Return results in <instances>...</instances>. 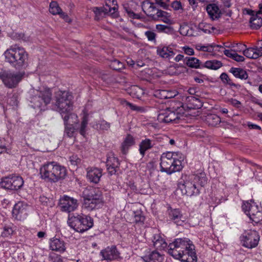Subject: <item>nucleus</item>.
Segmentation results:
<instances>
[{
  "mask_svg": "<svg viewBox=\"0 0 262 262\" xmlns=\"http://www.w3.org/2000/svg\"><path fill=\"white\" fill-rule=\"evenodd\" d=\"M168 253L176 259L184 262H196L194 246L187 238H177L170 243L167 248Z\"/></svg>",
  "mask_w": 262,
  "mask_h": 262,
  "instance_id": "1",
  "label": "nucleus"
},
{
  "mask_svg": "<svg viewBox=\"0 0 262 262\" xmlns=\"http://www.w3.org/2000/svg\"><path fill=\"white\" fill-rule=\"evenodd\" d=\"M207 178L204 172L197 174H183L179 186L183 194L188 196L195 195L200 193V188L207 184Z\"/></svg>",
  "mask_w": 262,
  "mask_h": 262,
  "instance_id": "2",
  "label": "nucleus"
},
{
  "mask_svg": "<svg viewBox=\"0 0 262 262\" xmlns=\"http://www.w3.org/2000/svg\"><path fill=\"white\" fill-rule=\"evenodd\" d=\"M4 55L6 61L16 69H20L25 66L28 57L25 49L16 45L10 46L5 51Z\"/></svg>",
  "mask_w": 262,
  "mask_h": 262,
  "instance_id": "3",
  "label": "nucleus"
},
{
  "mask_svg": "<svg viewBox=\"0 0 262 262\" xmlns=\"http://www.w3.org/2000/svg\"><path fill=\"white\" fill-rule=\"evenodd\" d=\"M40 173L43 179L56 182L65 178L67 169L56 162H52L45 164L40 168Z\"/></svg>",
  "mask_w": 262,
  "mask_h": 262,
  "instance_id": "4",
  "label": "nucleus"
},
{
  "mask_svg": "<svg viewBox=\"0 0 262 262\" xmlns=\"http://www.w3.org/2000/svg\"><path fill=\"white\" fill-rule=\"evenodd\" d=\"M160 168L162 172L168 174L182 170L183 166L181 160L178 159L175 152L163 153L160 158Z\"/></svg>",
  "mask_w": 262,
  "mask_h": 262,
  "instance_id": "5",
  "label": "nucleus"
},
{
  "mask_svg": "<svg viewBox=\"0 0 262 262\" xmlns=\"http://www.w3.org/2000/svg\"><path fill=\"white\" fill-rule=\"evenodd\" d=\"M101 191L97 188H90L83 193V207L89 211L99 208L102 206Z\"/></svg>",
  "mask_w": 262,
  "mask_h": 262,
  "instance_id": "6",
  "label": "nucleus"
},
{
  "mask_svg": "<svg viewBox=\"0 0 262 262\" xmlns=\"http://www.w3.org/2000/svg\"><path fill=\"white\" fill-rule=\"evenodd\" d=\"M68 223L69 226L79 232L87 231L93 226V220L88 215L83 214L69 217Z\"/></svg>",
  "mask_w": 262,
  "mask_h": 262,
  "instance_id": "7",
  "label": "nucleus"
},
{
  "mask_svg": "<svg viewBox=\"0 0 262 262\" xmlns=\"http://www.w3.org/2000/svg\"><path fill=\"white\" fill-rule=\"evenodd\" d=\"M51 99L52 92L50 89L46 88L42 90L36 91L34 95L31 98L30 102L33 108L45 110Z\"/></svg>",
  "mask_w": 262,
  "mask_h": 262,
  "instance_id": "8",
  "label": "nucleus"
},
{
  "mask_svg": "<svg viewBox=\"0 0 262 262\" xmlns=\"http://www.w3.org/2000/svg\"><path fill=\"white\" fill-rule=\"evenodd\" d=\"M24 76V73L20 72H14L4 70L0 71V79L5 85L10 89L16 87Z\"/></svg>",
  "mask_w": 262,
  "mask_h": 262,
  "instance_id": "9",
  "label": "nucleus"
},
{
  "mask_svg": "<svg viewBox=\"0 0 262 262\" xmlns=\"http://www.w3.org/2000/svg\"><path fill=\"white\" fill-rule=\"evenodd\" d=\"M72 96L66 91H58L55 93V104L59 113L72 111Z\"/></svg>",
  "mask_w": 262,
  "mask_h": 262,
  "instance_id": "10",
  "label": "nucleus"
},
{
  "mask_svg": "<svg viewBox=\"0 0 262 262\" xmlns=\"http://www.w3.org/2000/svg\"><path fill=\"white\" fill-rule=\"evenodd\" d=\"M242 208L252 221L255 223H260L262 222V210L259 209L255 203H244Z\"/></svg>",
  "mask_w": 262,
  "mask_h": 262,
  "instance_id": "11",
  "label": "nucleus"
},
{
  "mask_svg": "<svg viewBox=\"0 0 262 262\" xmlns=\"http://www.w3.org/2000/svg\"><path fill=\"white\" fill-rule=\"evenodd\" d=\"M260 236L255 230H249L245 232L241 236V241L242 245L247 248L252 249L258 244Z\"/></svg>",
  "mask_w": 262,
  "mask_h": 262,
  "instance_id": "12",
  "label": "nucleus"
},
{
  "mask_svg": "<svg viewBox=\"0 0 262 262\" xmlns=\"http://www.w3.org/2000/svg\"><path fill=\"white\" fill-rule=\"evenodd\" d=\"M2 186L10 190H18L24 184L23 178L18 176H10L2 179L1 182Z\"/></svg>",
  "mask_w": 262,
  "mask_h": 262,
  "instance_id": "13",
  "label": "nucleus"
},
{
  "mask_svg": "<svg viewBox=\"0 0 262 262\" xmlns=\"http://www.w3.org/2000/svg\"><path fill=\"white\" fill-rule=\"evenodd\" d=\"M59 207L62 211L70 212L77 208L78 201L73 198L64 195L59 200Z\"/></svg>",
  "mask_w": 262,
  "mask_h": 262,
  "instance_id": "14",
  "label": "nucleus"
},
{
  "mask_svg": "<svg viewBox=\"0 0 262 262\" xmlns=\"http://www.w3.org/2000/svg\"><path fill=\"white\" fill-rule=\"evenodd\" d=\"M181 115L169 108L162 111L158 116L157 119L160 122L170 123L177 122L180 119Z\"/></svg>",
  "mask_w": 262,
  "mask_h": 262,
  "instance_id": "15",
  "label": "nucleus"
},
{
  "mask_svg": "<svg viewBox=\"0 0 262 262\" xmlns=\"http://www.w3.org/2000/svg\"><path fill=\"white\" fill-rule=\"evenodd\" d=\"M100 254L102 257L103 259L107 261L122 259L120 256V253L115 246L107 247L106 248L101 251Z\"/></svg>",
  "mask_w": 262,
  "mask_h": 262,
  "instance_id": "16",
  "label": "nucleus"
},
{
  "mask_svg": "<svg viewBox=\"0 0 262 262\" xmlns=\"http://www.w3.org/2000/svg\"><path fill=\"white\" fill-rule=\"evenodd\" d=\"M27 204L19 202L16 203L12 210L13 217L17 220H24L28 215Z\"/></svg>",
  "mask_w": 262,
  "mask_h": 262,
  "instance_id": "17",
  "label": "nucleus"
},
{
  "mask_svg": "<svg viewBox=\"0 0 262 262\" xmlns=\"http://www.w3.org/2000/svg\"><path fill=\"white\" fill-rule=\"evenodd\" d=\"M107 170L110 175L115 174L119 169L120 163L113 155L108 156L106 162Z\"/></svg>",
  "mask_w": 262,
  "mask_h": 262,
  "instance_id": "18",
  "label": "nucleus"
},
{
  "mask_svg": "<svg viewBox=\"0 0 262 262\" xmlns=\"http://www.w3.org/2000/svg\"><path fill=\"white\" fill-rule=\"evenodd\" d=\"M102 169L98 168H90L87 169L86 177L91 182L95 184H97L102 177Z\"/></svg>",
  "mask_w": 262,
  "mask_h": 262,
  "instance_id": "19",
  "label": "nucleus"
},
{
  "mask_svg": "<svg viewBox=\"0 0 262 262\" xmlns=\"http://www.w3.org/2000/svg\"><path fill=\"white\" fill-rule=\"evenodd\" d=\"M71 111H63V112L60 113L64 121V125H77L79 122L77 115L72 113Z\"/></svg>",
  "mask_w": 262,
  "mask_h": 262,
  "instance_id": "20",
  "label": "nucleus"
},
{
  "mask_svg": "<svg viewBox=\"0 0 262 262\" xmlns=\"http://www.w3.org/2000/svg\"><path fill=\"white\" fill-rule=\"evenodd\" d=\"M207 12L212 20L217 19L221 16V12L215 4H209L206 7Z\"/></svg>",
  "mask_w": 262,
  "mask_h": 262,
  "instance_id": "21",
  "label": "nucleus"
},
{
  "mask_svg": "<svg viewBox=\"0 0 262 262\" xmlns=\"http://www.w3.org/2000/svg\"><path fill=\"white\" fill-rule=\"evenodd\" d=\"M92 10L95 15V19L97 20L102 18L106 14L111 12V8L107 3L106 4V7H94L92 8Z\"/></svg>",
  "mask_w": 262,
  "mask_h": 262,
  "instance_id": "22",
  "label": "nucleus"
},
{
  "mask_svg": "<svg viewBox=\"0 0 262 262\" xmlns=\"http://www.w3.org/2000/svg\"><path fill=\"white\" fill-rule=\"evenodd\" d=\"M145 262H162L163 256L159 252L155 250L142 257Z\"/></svg>",
  "mask_w": 262,
  "mask_h": 262,
  "instance_id": "23",
  "label": "nucleus"
},
{
  "mask_svg": "<svg viewBox=\"0 0 262 262\" xmlns=\"http://www.w3.org/2000/svg\"><path fill=\"white\" fill-rule=\"evenodd\" d=\"M152 241L154 246L157 249L164 250L167 248V243L159 233L155 234L153 235Z\"/></svg>",
  "mask_w": 262,
  "mask_h": 262,
  "instance_id": "24",
  "label": "nucleus"
},
{
  "mask_svg": "<svg viewBox=\"0 0 262 262\" xmlns=\"http://www.w3.org/2000/svg\"><path fill=\"white\" fill-rule=\"evenodd\" d=\"M50 247L53 251L63 252L66 250L64 243L58 238H53L51 240Z\"/></svg>",
  "mask_w": 262,
  "mask_h": 262,
  "instance_id": "25",
  "label": "nucleus"
},
{
  "mask_svg": "<svg viewBox=\"0 0 262 262\" xmlns=\"http://www.w3.org/2000/svg\"><path fill=\"white\" fill-rule=\"evenodd\" d=\"M176 91L158 90L155 92V96L161 99L174 98L178 95Z\"/></svg>",
  "mask_w": 262,
  "mask_h": 262,
  "instance_id": "26",
  "label": "nucleus"
},
{
  "mask_svg": "<svg viewBox=\"0 0 262 262\" xmlns=\"http://www.w3.org/2000/svg\"><path fill=\"white\" fill-rule=\"evenodd\" d=\"M186 101L187 107L189 109H197L202 106L200 100L193 96L186 97Z\"/></svg>",
  "mask_w": 262,
  "mask_h": 262,
  "instance_id": "27",
  "label": "nucleus"
},
{
  "mask_svg": "<svg viewBox=\"0 0 262 262\" xmlns=\"http://www.w3.org/2000/svg\"><path fill=\"white\" fill-rule=\"evenodd\" d=\"M49 11L53 15L59 14L61 17L66 20L69 18L68 16L62 12L61 9L57 3L55 1H52L50 4Z\"/></svg>",
  "mask_w": 262,
  "mask_h": 262,
  "instance_id": "28",
  "label": "nucleus"
},
{
  "mask_svg": "<svg viewBox=\"0 0 262 262\" xmlns=\"http://www.w3.org/2000/svg\"><path fill=\"white\" fill-rule=\"evenodd\" d=\"M155 145L154 141L149 139L143 140L139 144V151L140 154L144 156L146 151L151 149Z\"/></svg>",
  "mask_w": 262,
  "mask_h": 262,
  "instance_id": "29",
  "label": "nucleus"
},
{
  "mask_svg": "<svg viewBox=\"0 0 262 262\" xmlns=\"http://www.w3.org/2000/svg\"><path fill=\"white\" fill-rule=\"evenodd\" d=\"M243 54L249 58L256 59L262 56V52L257 48H250L244 50Z\"/></svg>",
  "mask_w": 262,
  "mask_h": 262,
  "instance_id": "30",
  "label": "nucleus"
},
{
  "mask_svg": "<svg viewBox=\"0 0 262 262\" xmlns=\"http://www.w3.org/2000/svg\"><path fill=\"white\" fill-rule=\"evenodd\" d=\"M157 54L162 58L168 59L173 57L175 54L172 49L167 47H159Z\"/></svg>",
  "mask_w": 262,
  "mask_h": 262,
  "instance_id": "31",
  "label": "nucleus"
},
{
  "mask_svg": "<svg viewBox=\"0 0 262 262\" xmlns=\"http://www.w3.org/2000/svg\"><path fill=\"white\" fill-rule=\"evenodd\" d=\"M135 144V140L133 137L127 135L124 139L121 145V151L123 154H126L130 147Z\"/></svg>",
  "mask_w": 262,
  "mask_h": 262,
  "instance_id": "32",
  "label": "nucleus"
},
{
  "mask_svg": "<svg viewBox=\"0 0 262 262\" xmlns=\"http://www.w3.org/2000/svg\"><path fill=\"white\" fill-rule=\"evenodd\" d=\"M168 214L170 219L178 224L180 222L183 221V215L179 209H169Z\"/></svg>",
  "mask_w": 262,
  "mask_h": 262,
  "instance_id": "33",
  "label": "nucleus"
},
{
  "mask_svg": "<svg viewBox=\"0 0 262 262\" xmlns=\"http://www.w3.org/2000/svg\"><path fill=\"white\" fill-rule=\"evenodd\" d=\"M184 63L191 68L198 69L200 68L201 62L199 59L193 57H186L184 58Z\"/></svg>",
  "mask_w": 262,
  "mask_h": 262,
  "instance_id": "34",
  "label": "nucleus"
},
{
  "mask_svg": "<svg viewBox=\"0 0 262 262\" xmlns=\"http://www.w3.org/2000/svg\"><path fill=\"white\" fill-rule=\"evenodd\" d=\"M230 72L236 78L241 79H246L248 78V74L247 72L242 69L231 68Z\"/></svg>",
  "mask_w": 262,
  "mask_h": 262,
  "instance_id": "35",
  "label": "nucleus"
},
{
  "mask_svg": "<svg viewBox=\"0 0 262 262\" xmlns=\"http://www.w3.org/2000/svg\"><path fill=\"white\" fill-rule=\"evenodd\" d=\"M249 21L251 28L253 29H258L262 25V18L257 14L251 17Z\"/></svg>",
  "mask_w": 262,
  "mask_h": 262,
  "instance_id": "36",
  "label": "nucleus"
},
{
  "mask_svg": "<svg viewBox=\"0 0 262 262\" xmlns=\"http://www.w3.org/2000/svg\"><path fill=\"white\" fill-rule=\"evenodd\" d=\"M206 120L209 125L215 126L219 124L221 120L219 116L215 114H209L207 116Z\"/></svg>",
  "mask_w": 262,
  "mask_h": 262,
  "instance_id": "37",
  "label": "nucleus"
},
{
  "mask_svg": "<svg viewBox=\"0 0 262 262\" xmlns=\"http://www.w3.org/2000/svg\"><path fill=\"white\" fill-rule=\"evenodd\" d=\"M222 66V63L221 61L215 60H208L206 61L202 66V67H205L208 69L212 70H217Z\"/></svg>",
  "mask_w": 262,
  "mask_h": 262,
  "instance_id": "38",
  "label": "nucleus"
},
{
  "mask_svg": "<svg viewBox=\"0 0 262 262\" xmlns=\"http://www.w3.org/2000/svg\"><path fill=\"white\" fill-rule=\"evenodd\" d=\"M224 53L226 56L230 57L237 62L243 61L245 60L244 56L239 55L236 53H232V51H229V50H225L224 51Z\"/></svg>",
  "mask_w": 262,
  "mask_h": 262,
  "instance_id": "39",
  "label": "nucleus"
},
{
  "mask_svg": "<svg viewBox=\"0 0 262 262\" xmlns=\"http://www.w3.org/2000/svg\"><path fill=\"white\" fill-rule=\"evenodd\" d=\"M144 94V90L137 85H134L130 89V94L134 97L140 98Z\"/></svg>",
  "mask_w": 262,
  "mask_h": 262,
  "instance_id": "40",
  "label": "nucleus"
},
{
  "mask_svg": "<svg viewBox=\"0 0 262 262\" xmlns=\"http://www.w3.org/2000/svg\"><path fill=\"white\" fill-rule=\"evenodd\" d=\"M88 114L84 112V115L82 117L80 127L79 129V133L82 136H84L85 134L86 127L88 123Z\"/></svg>",
  "mask_w": 262,
  "mask_h": 262,
  "instance_id": "41",
  "label": "nucleus"
},
{
  "mask_svg": "<svg viewBox=\"0 0 262 262\" xmlns=\"http://www.w3.org/2000/svg\"><path fill=\"white\" fill-rule=\"evenodd\" d=\"M110 67L114 70L119 71L124 68V64L118 60L114 59L111 61Z\"/></svg>",
  "mask_w": 262,
  "mask_h": 262,
  "instance_id": "42",
  "label": "nucleus"
},
{
  "mask_svg": "<svg viewBox=\"0 0 262 262\" xmlns=\"http://www.w3.org/2000/svg\"><path fill=\"white\" fill-rule=\"evenodd\" d=\"M134 222L136 223L143 224L144 220L145 217L143 214V213L140 210H137L134 212Z\"/></svg>",
  "mask_w": 262,
  "mask_h": 262,
  "instance_id": "43",
  "label": "nucleus"
},
{
  "mask_svg": "<svg viewBox=\"0 0 262 262\" xmlns=\"http://www.w3.org/2000/svg\"><path fill=\"white\" fill-rule=\"evenodd\" d=\"M65 130L64 134L69 137H72L74 135V133L76 129L74 125H64Z\"/></svg>",
  "mask_w": 262,
  "mask_h": 262,
  "instance_id": "44",
  "label": "nucleus"
},
{
  "mask_svg": "<svg viewBox=\"0 0 262 262\" xmlns=\"http://www.w3.org/2000/svg\"><path fill=\"white\" fill-rule=\"evenodd\" d=\"M13 232L14 230L11 226H5L2 233V236L5 237H9L13 234Z\"/></svg>",
  "mask_w": 262,
  "mask_h": 262,
  "instance_id": "45",
  "label": "nucleus"
},
{
  "mask_svg": "<svg viewBox=\"0 0 262 262\" xmlns=\"http://www.w3.org/2000/svg\"><path fill=\"white\" fill-rule=\"evenodd\" d=\"M156 28L159 32H160L167 33L168 32L171 30V28L170 27L163 25H157Z\"/></svg>",
  "mask_w": 262,
  "mask_h": 262,
  "instance_id": "46",
  "label": "nucleus"
},
{
  "mask_svg": "<svg viewBox=\"0 0 262 262\" xmlns=\"http://www.w3.org/2000/svg\"><path fill=\"white\" fill-rule=\"evenodd\" d=\"M106 3L108 4V5L111 8V11L113 10L112 14H114V16H116L117 14L115 13L116 10H117V7H116V5H117L116 2L115 0H107L106 2Z\"/></svg>",
  "mask_w": 262,
  "mask_h": 262,
  "instance_id": "47",
  "label": "nucleus"
},
{
  "mask_svg": "<svg viewBox=\"0 0 262 262\" xmlns=\"http://www.w3.org/2000/svg\"><path fill=\"white\" fill-rule=\"evenodd\" d=\"M70 162L73 165H77L80 163L81 160L79 158L77 155H73L69 158Z\"/></svg>",
  "mask_w": 262,
  "mask_h": 262,
  "instance_id": "48",
  "label": "nucleus"
},
{
  "mask_svg": "<svg viewBox=\"0 0 262 262\" xmlns=\"http://www.w3.org/2000/svg\"><path fill=\"white\" fill-rule=\"evenodd\" d=\"M145 35L149 41H155L156 34L151 31H147L145 32Z\"/></svg>",
  "mask_w": 262,
  "mask_h": 262,
  "instance_id": "49",
  "label": "nucleus"
},
{
  "mask_svg": "<svg viewBox=\"0 0 262 262\" xmlns=\"http://www.w3.org/2000/svg\"><path fill=\"white\" fill-rule=\"evenodd\" d=\"M255 165L256 167V169H255L254 174L257 177L259 180L262 181V167L256 164H255Z\"/></svg>",
  "mask_w": 262,
  "mask_h": 262,
  "instance_id": "50",
  "label": "nucleus"
},
{
  "mask_svg": "<svg viewBox=\"0 0 262 262\" xmlns=\"http://www.w3.org/2000/svg\"><path fill=\"white\" fill-rule=\"evenodd\" d=\"M245 47L246 46L244 45H242V44L238 45V43H236L235 47L233 49L229 50V51H232V53H237V52H241L243 50H244Z\"/></svg>",
  "mask_w": 262,
  "mask_h": 262,
  "instance_id": "51",
  "label": "nucleus"
},
{
  "mask_svg": "<svg viewBox=\"0 0 262 262\" xmlns=\"http://www.w3.org/2000/svg\"><path fill=\"white\" fill-rule=\"evenodd\" d=\"M171 7L176 11L183 10V7L180 1H175L171 3Z\"/></svg>",
  "mask_w": 262,
  "mask_h": 262,
  "instance_id": "52",
  "label": "nucleus"
},
{
  "mask_svg": "<svg viewBox=\"0 0 262 262\" xmlns=\"http://www.w3.org/2000/svg\"><path fill=\"white\" fill-rule=\"evenodd\" d=\"M188 26H181L180 28V33L184 36H190V34L188 33Z\"/></svg>",
  "mask_w": 262,
  "mask_h": 262,
  "instance_id": "53",
  "label": "nucleus"
},
{
  "mask_svg": "<svg viewBox=\"0 0 262 262\" xmlns=\"http://www.w3.org/2000/svg\"><path fill=\"white\" fill-rule=\"evenodd\" d=\"M211 46H201V45H197L195 46V48L198 51H202L204 52H209L210 51V48H211Z\"/></svg>",
  "mask_w": 262,
  "mask_h": 262,
  "instance_id": "54",
  "label": "nucleus"
},
{
  "mask_svg": "<svg viewBox=\"0 0 262 262\" xmlns=\"http://www.w3.org/2000/svg\"><path fill=\"white\" fill-rule=\"evenodd\" d=\"M182 49L185 53L188 55H193L194 54L193 49L188 46H184Z\"/></svg>",
  "mask_w": 262,
  "mask_h": 262,
  "instance_id": "55",
  "label": "nucleus"
},
{
  "mask_svg": "<svg viewBox=\"0 0 262 262\" xmlns=\"http://www.w3.org/2000/svg\"><path fill=\"white\" fill-rule=\"evenodd\" d=\"M99 128L102 130H107L110 127V124L104 120L101 121L99 123Z\"/></svg>",
  "mask_w": 262,
  "mask_h": 262,
  "instance_id": "56",
  "label": "nucleus"
},
{
  "mask_svg": "<svg viewBox=\"0 0 262 262\" xmlns=\"http://www.w3.org/2000/svg\"><path fill=\"white\" fill-rule=\"evenodd\" d=\"M124 102H125V103L126 104V105L129 106V107L132 110L139 111L141 110V108L140 107L130 103L128 102H127L126 101H125Z\"/></svg>",
  "mask_w": 262,
  "mask_h": 262,
  "instance_id": "57",
  "label": "nucleus"
},
{
  "mask_svg": "<svg viewBox=\"0 0 262 262\" xmlns=\"http://www.w3.org/2000/svg\"><path fill=\"white\" fill-rule=\"evenodd\" d=\"M229 102L230 103L234 106L236 107H239L240 105L241 104V102L238 100L235 99H231L229 100Z\"/></svg>",
  "mask_w": 262,
  "mask_h": 262,
  "instance_id": "58",
  "label": "nucleus"
},
{
  "mask_svg": "<svg viewBox=\"0 0 262 262\" xmlns=\"http://www.w3.org/2000/svg\"><path fill=\"white\" fill-rule=\"evenodd\" d=\"M169 17L170 16L169 14L167 15H164V17H162V18L161 19V20L167 24L170 25L172 23V21L170 19Z\"/></svg>",
  "mask_w": 262,
  "mask_h": 262,
  "instance_id": "59",
  "label": "nucleus"
},
{
  "mask_svg": "<svg viewBox=\"0 0 262 262\" xmlns=\"http://www.w3.org/2000/svg\"><path fill=\"white\" fill-rule=\"evenodd\" d=\"M168 13L167 12L161 10H158L157 12V15L158 17H164V15H167Z\"/></svg>",
  "mask_w": 262,
  "mask_h": 262,
  "instance_id": "60",
  "label": "nucleus"
},
{
  "mask_svg": "<svg viewBox=\"0 0 262 262\" xmlns=\"http://www.w3.org/2000/svg\"><path fill=\"white\" fill-rule=\"evenodd\" d=\"M220 78H221V80H222V81L225 83L226 82V81L228 80H229V78L228 75L225 73H223L221 75Z\"/></svg>",
  "mask_w": 262,
  "mask_h": 262,
  "instance_id": "61",
  "label": "nucleus"
},
{
  "mask_svg": "<svg viewBox=\"0 0 262 262\" xmlns=\"http://www.w3.org/2000/svg\"><path fill=\"white\" fill-rule=\"evenodd\" d=\"M187 92L189 94L191 95V96H193L195 94L197 91L196 88H190L188 90Z\"/></svg>",
  "mask_w": 262,
  "mask_h": 262,
  "instance_id": "62",
  "label": "nucleus"
},
{
  "mask_svg": "<svg viewBox=\"0 0 262 262\" xmlns=\"http://www.w3.org/2000/svg\"><path fill=\"white\" fill-rule=\"evenodd\" d=\"M126 12L128 14L129 16L133 18H137V15L135 14L133 11L131 10H126Z\"/></svg>",
  "mask_w": 262,
  "mask_h": 262,
  "instance_id": "63",
  "label": "nucleus"
},
{
  "mask_svg": "<svg viewBox=\"0 0 262 262\" xmlns=\"http://www.w3.org/2000/svg\"><path fill=\"white\" fill-rule=\"evenodd\" d=\"M184 56L183 55L179 54L178 55L174 58V60L177 62H179L180 60H184Z\"/></svg>",
  "mask_w": 262,
  "mask_h": 262,
  "instance_id": "64",
  "label": "nucleus"
}]
</instances>
